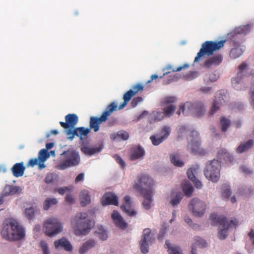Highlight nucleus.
Here are the masks:
<instances>
[{"label": "nucleus", "mask_w": 254, "mask_h": 254, "mask_svg": "<svg viewBox=\"0 0 254 254\" xmlns=\"http://www.w3.org/2000/svg\"><path fill=\"white\" fill-rule=\"evenodd\" d=\"M167 231V229L166 227L162 228L159 232V234L158 235V239L160 240L162 239L164 235L166 234V232Z\"/></svg>", "instance_id": "nucleus-63"}, {"label": "nucleus", "mask_w": 254, "mask_h": 254, "mask_svg": "<svg viewBox=\"0 0 254 254\" xmlns=\"http://www.w3.org/2000/svg\"><path fill=\"white\" fill-rule=\"evenodd\" d=\"M67 138L70 140H72L75 136L79 137L78 130L77 127L69 128V129L65 132Z\"/></svg>", "instance_id": "nucleus-41"}, {"label": "nucleus", "mask_w": 254, "mask_h": 254, "mask_svg": "<svg viewBox=\"0 0 254 254\" xmlns=\"http://www.w3.org/2000/svg\"><path fill=\"white\" fill-rule=\"evenodd\" d=\"M199 169V167L198 165L195 164L193 166L190 168L188 169L187 171V175L188 176V178L191 181L194 180V179H195V177L194 176V174L196 173L197 171Z\"/></svg>", "instance_id": "nucleus-40"}, {"label": "nucleus", "mask_w": 254, "mask_h": 254, "mask_svg": "<svg viewBox=\"0 0 254 254\" xmlns=\"http://www.w3.org/2000/svg\"><path fill=\"white\" fill-rule=\"evenodd\" d=\"M45 234L49 237H52L62 232V224L56 218L51 217L47 219L44 223Z\"/></svg>", "instance_id": "nucleus-9"}, {"label": "nucleus", "mask_w": 254, "mask_h": 254, "mask_svg": "<svg viewBox=\"0 0 254 254\" xmlns=\"http://www.w3.org/2000/svg\"><path fill=\"white\" fill-rule=\"evenodd\" d=\"M248 235L252 241V244L254 246V230L252 229L251 231L249 233Z\"/></svg>", "instance_id": "nucleus-64"}, {"label": "nucleus", "mask_w": 254, "mask_h": 254, "mask_svg": "<svg viewBox=\"0 0 254 254\" xmlns=\"http://www.w3.org/2000/svg\"><path fill=\"white\" fill-rule=\"evenodd\" d=\"M217 157L220 159L224 160L227 164H231L234 160V157L227 150L224 148L220 149L217 153Z\"/></svg>", "instance_id": "nucleus-24"}, {"label": "nucleus", "mask_w": 254, "mask_h": 254, "mask_svg": "<svg viewBox=\"0 0 254 254\" xmlns=\"http://www.w3.org/2000/svg\"><path fill=\"white\" fill-rule=\"evenodd\" d=\"M128 137L129 134L128 132L123 130L119 131L117 133L113 134L111 135V138L114 140H119L121 139L126 140Z\"/></svg>", "instance_id": "nucleus-35"}, {"label": "nucleus", "mask_w": 254, "mask_h": 254, "mask_svg": "<svg viewBox=\"0 0 254 254\" xmlns=\"http://www.w3.org/2000/svg\"><path fill=\"white\" fill-rule=\"evenodd\" d=\"M55 248L58 249L59 248H64V249L68 252H70L72 250V246L70 242L67 241L65 238H62V239L56 241L54 242Z\"/></svg>", "instance_id": "nucleus-25"}, {"label": "nucleus", "mask_w": 254, "mask_h": 254, "mask_svg": "<svg viewBox=\"0 0 254 254\" xmlns=\"http://www.w3.org/2000/svg\"><path fill=\"white\" fill-rule=\"evenodd\" d=\"M171 163L175 166L182 167L184 166V162L180 159V156L178 154H171L170 155Z\"/></svg>", "instance_id": "nucleus-37"}, {"label": "nucleus", "mask_w": 254, "mask_h": 254, "mask_svg": "<svg viewBox=\"0 0 254 254\" xmlns=\"http://www.w3.org/2000/svg\"><path fill=\"white\" fill-rule=\"evenodd\" d=\"M65 200L70 204H73L74 202V199L70 194H68L66 195Z\"/></svg>", "instance_id": "nucleus-61"}, {"label": "nucleus", "mask_w": 254, "mask_h": 254, "mask_svg": "<svg viewBox=\"0 0 254 254\" xmlns=\"http://www.w3.org/2000/svg\"><path fill=\"white\" fill-rule=\"evenodd\" d=\"M116 161L121 165L122 169H124L126 167V164L125 162L120 157V156L117 154L115 155L114 156Z\"/></svg>", "instance_id": "nucleus-55"}, {"label": "nucleus", "mask_w": 254, "mask_h": 254, "mask_svg": "<svg viewBox=\"0 0 254 254\" xmlns=\"http://www.w3.org/2000/svg\"><path fill=\"white\" fill-rule=\"evenodd\" d=\"M220 123L222 126V131L226 132L228 127H230L231 122L229 119H226L224 117H222L220 119Z\"/></svg>", "instance_id": "nucleus-45"}, {"label": "nucleus", "mask_w": 254, "mask_h": 254, "mask_svg": "<svg viewBox=\"0 0 254 254\" xmlns=\"http://www.w3.org/2000/svg\"><path fill=\"white\" fill-rule=\"evenodd\" d=\"M250 32L249 26L239 27L228 34V37L234 46H241L243 42V35Z\"/></svg>", "instance_id": "nucleus-11"}, {"label": "nucleus", "mask_w": 254, "mask_h": 254, "mask_svg": "<svg viewBox=\"0 0 254 254\" xmlns=\"http://www.w3.org/2000/svg\"><path fill=\"white\" fill-rule=\"evenodd\" d=\"M151 232L149 228L144 229L141 239L148 240L149 242H153L154 241V238L150 235Z\"/></svg>", "instance_id": "nucleus-47"}, {"label": "nucleus", "mask_w": 254, "mask_h": 254, "mask_svg": "<svg viewBox=\"0 0 254 254\" xmlns=\"http://www.w3.org/2000/svg\"><path fill=\"white\" fill-rule=\"evenodd\" d=\"M238 70L239 71L237 73V76L232 79V84L237 89H238L237 85L242 82V79L250 75L248 72V65L246 62H243L239 66Z\"/></svg>", "instance_id": "nucleus-14"}, {"label": "nucleus", "mask_w": 254, "mask_h": 254, "mask_svg": "<svg viewBox=\"0 0 254 254\" xmlns=\"http://www.w3.org/2000/svg\"><path fill=\"white\" fill-rule=\"evenodd\" d=\"M80 200L81 206H85L91 202L90 195L87 190H83L80 194Z\"/></svg>", "instance_id": "nucleus-32"}, {"label": "nucleus", "mask_w": 254, "mask_h": 254, "mask_svg": "<svg viewBox=\"0 0 254 254\" xmlns=\"http://www.w3.org/2000/svg\"><path fill=\"white\" fill-rule=\"evenodd\" d=\"M19 190V188L16 186H7L3 190L5 195H10L16 193Z\"/></svg>", "instance_id": "nucleus-46"}, {"label": "nucleus", "mask_w": 254, "mask_h": 254, "mask_svg": "<svg viewBox=\"0 0 254 254\" xmlns=\"http://www.w3.org/2000/svg\"><path fill=\"white\" fill-rule=\"evenodd\" d=\"M225 40H222L219 41H207L204 42L201 46V48L199 51L197 53V56L195 57L194 62L198 63L205 55L208 56H211L214 52L219 51L222 48L225 43Z\"/></svg>", "instance_id": "nucleus-5"}, {"label": "nucleus", "mask_w": 254, "mask_h": 254, "mask_svg": "<svg viewBox=\"0 0 254 254\" xmlns=\"http://www.w3.org/2000/svg\"><path fill=\"white\" fill-rule=\"evenodd\" d=\"M40 247L41 248L44 254H50L48 244L45 241H41Z\"/></svg>", "instance_id": "nucleus-53"}, {"label": "nucleus", "mask_w": 254, "mask_h": 254, "mask_svg": "<svg viewBox=\"0 0 254 254\" xmlns=\"http://www.w3.org/2000/svg\"><path fill=\"white\" fill-rule=\"evenodd\" d=\"M39 161L40 160L38 158L31 159L28 162V166L34 167V166L39 164L40 168H42L44 167V165L43 164L39 163Z\"/></svg>", "instance_id": "nucleus-51"}, {"label": "nucleus", "mask_w": 254, "mask_h": 254, "mask_svg": "<svg viewBox=\"0 0 254 254\" xmlns=\"http://www.w3.org/2000/svg\"><path fill=\"white\" fill-rule=\"evenodd\" d=\"M96 245L95 241L93 240H89L83 244L79 250V252L80 254H84L86 253L89 250L94 247Z\"/></svg>", "instance_id": "nucleus-30"}, {"label": "nucleus", "mask_w": 254, "mask_h": 254, "mask_svg": "<svg viewBox=\"0 0 254 254\" xmlns=\"http://www.w3.org/2000/svg\"><path fill=\"white\" fill-rule=\"evenodd\" d=\"M48 157L49 155L47 149H42L40 150L38 154V158L40 162H44Z\"/></svg>", "instance_id": "nucleus-50"}, {"label": "nucleus", "mask_w": 254, "mask_h": 254, "mask_svg": "<svg viewBox=\"0 0 254 254\" xmlns=\"http://www.w3.org/2000/svg\"><path fill=\"white\" fill-rule=\"evenodd\" d=\"M219 78V76L214 73H211L209 74V79L211 82L216 81Z\"/></svg>", "instance_id": "nucleus-59"}, {"label": "nucleus", "mask_w": 254, "mask_h": 254, "mask_svg": "<svg viewBox=\"0 0 254 254\" xmlns=\"http://www.w3.org/2000/svg\"><path fill=\"white\" fill-rule=\"evenodd\" d=\"M231 194V191L230 186L225 184L222 188V195L224 198H228Z\"/></svg>", "instance_id": "nucleus-49"}, {"label": "nucleus", "mask_w": 254, "mask_h": 254, "mask_svg": "<svg viewBox=\"0 0 254 254\" xmlns=\"http://www.w3.org/2000/svg\"><path fill=\"white\" fill-rule=\"evenodd\" d=\"M194 243L191 247V254H196V249L195 245L200 247H205L207 245L206 242L199 237L196 236L194 238Z\"/></svg>", "instance_id": "nucleus-29"}, {"label": "nucleus", "mask_w": 254, "mask_h": 254, "mask_svg": "<svg viewBox=\"0 0 254 254\" xmlns=\"http://www.w3.org/2000/svg\"><path fill=\"white\" fill-rule=\"evenodd\" d=\"M189 65L188 64H184L183 66H181L178 67H177L176 69H172L171 65H167L165 68L163 69V71H165V69L167 70H171L172 69V71L173 72H176V71H179L183 69H184L185 68L188 67Z\"/></svg>", "instance_id": "nucleus-54"}, {"label": "nucleus", "mask_w": 254, "mask_h": 254, "mask_svg": "<svg viewBox=\"0 0 254 254\" xmlns=\"http://www.w3.org/2000/svg\"><path fill=\"white\" fill-rule=\"evenodd\" d=\"M171 131L170 127L164 126L160 131L161 136L158 134L152 135L150 136V139L154 145H158L168 138L170 134Z\"/></svg>", "instance_id": "nucleus-16"}, {"label": "nucleus", "mask_w": 254, "mask_h": 254, "mask_svg": "<svg viewBox=\"0 0 254 254\" xmlns=\"http://www.w3.org/2000/svg\"><path fill=\"white\" fill-rule=\"evenodd\" d=\"M144 155L145 150L140 145L135 146L133 147L130 150L129 159L131 161H134L142 159Z\"/></svg>", "instance_id": "nucleus-19"}, {"label": "nucleus", "mask_w": 254, "mask_h": 254, "mask_svg": "<svg viewBox=\"0 0 254 254\" xmlns=\"http://www.w3.org/2000/svg\"><path fill=\"white\" fill-rule=\"evenodd\" d=\"M165 245L169 254H183L181 248L178 246H172L169 240H166Z\"/></svg>", "instance_id": "nucleus-34"}, {"label": "nucleus", "mask_w": 254, "mask_h": 254, "mask_svg": "<svg viewBox=\"0 0 254 254\" xmlns=\"http://www.w3.org/2000/svg\"><path fill=\"white\" fill-rule=\"evenodd\" d=\"M189 208L194 216L201 217L205 213L206 204L203 201L194 197L190 202Z\"/></svg>", "instance_id": "nucleus-13"}, {"label": "nucleus", "mask_w": 254, "mask_h": 254, "mask_svg": "<svg viewBox=\"0 0 254 254\" xmlns=\"http://www.w3.org/2000/svg\"><path fill=\"white\" fill-rule=\"evenodd\" d=\"M191 181L193 182L195 187L197 189H201L202 188V185L201 182L197 180L196 178L195 180L194 179V180H192Z\"/></svg>", "instance_id": "nucleus-62"}, {"label": "nucleus", "mask_w": 254, "mask_h": 254, "mask_svg": "<svg viewBox=\"0 0 254 254\" xmlns=\"http://www.w3.org/2000/svg\"><path fill=\"white\" fill-rule=\"evenodd\" d=\"M182 198V194L181 193H178L176 196L171 200L170 203L173 206H175L180 202Z\"/></svg>", "instance_id": "nucleus-52"}, {"label": "nucleus", "mask_w": 254, "mask_h": 254, "mask_svg": "<svg viewBox=\"0 0 254 254\" xmlns=\"http://www.w3.org/2000/svg\"><path fill=\"white\" fill-rule=\"evenodd\" d=\"M58 201L56 198L48 197L44 202L43 208L45 210H48L52 205L56 204Z\"/></svg>", "instance_id": "nucleus-42"}, {"label": "nucleus", "mask_w": 254, "mask_h": 254, "mask_svg": "<svg viewBox=\"0 0 254 254\" xmlns=\"http://www.w3.org/2000/svg\"><path fill=\"white\" fill-rule=\"evenodd\" d=\"M176 101V98L174 96L166 97L163 99V105L166 106L163 109V113L166 117H170L174 114L176 106L173 103Z\"/></svg>", "instance_id": "nucleus-15"}, {"label": "nucleus", "mask_w": 254, "mask_h": 254, "mask_svg": "<svg viewBox=\"0 0 254 254\" xmlns=\"http://www.w3.org/2000/svg\"><path fill=\"white\" fill-rule=\"evenodd\" d=\"M25 217L29 220H32L34 218L35 210L33 207L26 208L24 211Z\"/></svg>", "instance_id": "nucleus-48"}, {"label": "nucleus", "mask_w": 254, "mask_h": 254, "mask_svg": "<svg viewBox=\"0 0 254 254\" xmlns=\"http://www.w3.org/2000/svg\"><path fill=\"white\" fill-rule=\"evenodd\" d=\"M3 238L9 241H18L25 237V231L15 220H9L4 225L1 231Z\"/></svg>", "instance_id": "nucleus-1"}, {"label": "nucleus", "mask_w": 254, "mask_h": 254, "mask_svg": "<svg viewBox=\"0 0 254 254\" xmlns=\"http://www.w3.org/2000/svg\"><path fill=\"white\" fill-rule=\"evenodd\" d=\"M228 98L223 90H220L217 93L212 108L209 112L210 115H213L220 109V106L227 101Z\"/></svg>", "instance_id": "nucleus-17"}, {"label": "nucleus", "mask_w": 254, "mask_h": 254, "mask_svg": "<svg viewBox=\"0 0 254 254\" xmlns=\"http://www.w3.org/2000/svg\"><path fill=\"white\" fill-rule=\"evenodd\" d=\"M88 214L84 212H78L71 220L72 226L75 229V234L86 235L94 226V223L87 218Z\"/></svg>", "instance_id": "nucleus-2"}, {"label": "nucleus", "mask_w": 254, "mask_h": 254, "mask_svg": "<svg viewBox=\"0 0 254 254\" xmlns=\"http://www.w3.org/2000/svg\"><path fill=\"white\" fill-rule=\"evenodd\" d=\"M152 242H149L148 240L141 239L140 241V248L141 252L144 254H147L149 251V244Z\"/></svg>", "instance_id": "nucleus-44"}, {"label": "nucleus", "mask_w": 254, "mask_h": 254, "mask_svg": "<svg viewBox=\"0 0 254 254\" xmlns=\"http://www.w3.org/2000/svg\"><path fill=\"white\" fill-rule=\"evenodd\" d=\"M198 136L199 134L196 131H191L189 137V142L188 145V149L192 154L203 155L205 154V151L200 147Z\"/></svg>", "instance_id": "nucleus-10"}, {"label": "nucleus", "mask_w": 254, "mask_h": 254, "mask_svg": "<svg viewBox=\"0 0 254 254\" xmlns=\"http://www.w3.org/2000/svg\"><path fill=\"white\" fill-rule=\"evenodd\" d=\"M112 218L116 226L121 229L125 230L127 227V224L124 220L122 216L117 211H114L112 214Z\"/></svg>", "instance_id": "nucleus-20"}, {"label": "nucleus", "mask_w": 254, "mask_h": 254, "mask_svg": "<svg viewBox=\"0 0 254 254\" xmlns=\"http://www.w3.org/2000/svg\"><path fill=\"white\" fill-rule=\"evenodd\" d=\"M143 99L141 97L134 98L131 102V106L132 108H135L139 103L142 101Z\"/></svg>", "instance_id": "nucleus-58"}, {"label": "nucleus", "mask_w": 254, "mask_h": 254, "mask_svg": "<svg viewBox=\"0 0 254 254\" xmlns=\"http://www.w3.org/2000/svg\"><path fill=\"white\" fill-rule=\"evenodd\" d=\"M99 235L98 237L102 240H106L108 238V235L107 232L102 229H99V232H98Z\"/></svg>", "instance_id": "nucleus-56"}, {"label": "nucleus", "mask_w": 254, "mask_h": 254, "mask_svg": "<svg viewBox=\"0 0 254 254\" xmlns=\"http://www.w3.org/2000/svg\"><path fill=\"white\" fill-rule=\"evenodd\" d=\"M102 203L104 206L109 204L118 206L119 204L118 197L112 192H107L103 196Z\"/></svg>", "instance_id": "nucleus-21"}, {"label": "nucleus", "mask_w": 254, "mask_h": 254, "mask_svg": "<svg viewBox=\"0 0 254 254\" xmlns=\"http://www.w3.org/2000/svg\"><path fill=\"white\" fill-rule=\"evenodd\" d=\"M121 208L123 211L130 216H135L136 214V211L132 209L130 197L128 195L125 196L124 203Z\"/></svg>", "instance_id": "nucleus-22"}, {"label": "nucleus", "mask_w": 254, "mask_h": 254, "mask_svg": "<svg viewBox=\"0 0 254 254\" xmlns=\"http://www.w3.org/2000/svg\"><path fill=\"white\" fill-rule=\"evenodd\" d=\"M65 122H60V124L64 128H74L78 122V118L76 114H69L65 117Z\"/></svg>", "instance_id": "nucleus-18"}, {"label": "nucleus", "mask_w": 254, "mask_h": 254, "mask_svg": "<svg viewBox=\"0 0 254 254\" xmlns=\"http://www.w3.org/2000/svg\"><path fill=\"white\" fill-rule=\"evenodd\" d=\"M165 115L163 112L153 111L150 115L151 122H159L163 119Z\"/></svg>", "instance_id": "nucleus-39"}, {"label": "nucleus", "mask_w": 254, "mask_h": 254, "mask_svg": "<svg viewBox=\"0 0 254 254\" xmlns=\"http://www.w3.org/2000/svg\"><path fill=\"white\" fill-rule=\"evenodd\" d=\"M143 195L144 200L142 202L144 207L146 209H149L151 207V203L152 201V193L153 190H146L145 191H143L141 193Z\"/></svg>", "instance_id": "nucleus-27"}, {"label": "nucleus", "mask_w": 254, "mask_h": 254, "mask_svg": "<svg viewBox=\"0 0 254 254\" xmlns=\"http://www.w3.org/2000/svg\"><path fill=\"white\" fill-rule=\"evenodd\" d=\"M182 190L188 197L191 196L193 191V188L189 181H185L183 183Z\"/></svg>", "instance_id": "nucleus-33"}, {"label": "nucleus", "mask_w": 254, "mask_h": 254, "mask_svg": "<svg viewBox=\"0 0 254 254\" xmlns=\"http://www.w3.org/2000/svg\"><path fill=\"white\" fill-rule=\"evenodd\" d=\"M154 181L147 175H140L137 177V182L134 185V188L139 190L141 193L146 190H153Z\"/></svg>", "instance_id": "nucleus-12"}, {"label": "nucleus", "mask_w": 254, "mask_h": 254, "mask_svg": "<svg viewBox=\"0 0 254 254\" xmlns=\"http://www.w3.org/2000/svg\"><path fill=\"white\" fill-rule=\"evenodd\" d=\"M230 52V57L233 59H236L239 57L243 53V50L241 46H234Z\"/></svg>", "instance_id": "nucleus-36"}, {"label": "nucleus", "mask_w": 254, "mask_h": 254, "mask_svg": "<svg viewBox=\"0 0 254 254\" xmlns=\"http://www.w3.org/2000/svg\"><path fill=\"white\" fill-rule=\"evenodd\" d=\"M210 219L214 224H218L222 226L218 232V237L220 240L225 239L228 236V229L231 227L236 228L239 224V221L236 218H233L229 221L224 216H218L215 214H212L210 215Z\"/></svg>", "instance_id": "nucleus-3"}, {"label": "nucleus", "mask_w": 254, "mask_h": 254, "mask_svg": "<svg viewBox=\"0 0 254 254\" xmlns=\"http://www.w3.org/2000/svg\"><path fill=\"white\" fill-rule=\"evenodd\" d=\"M144 86L140 83H137L132 86L131 88L126 92V94L130 99L135 95L138 92H141L143 91Z\"/></svg>", "instance_id": "nucleus-28"}, {"label": "nucleus", "mask_w": 254, "mask_h": 254, "mask_svg": "<svg viewBox=\"0 0 254 254\" xmlns=\"http://www.w3.org/2000/svg\"><path fill=\"white\" fill-rule=\"evenodd\" d=\"M183 114L189 115V112L197 117L202 116L206 112L203 103L201 101H196L194 103L187 102L182 107Z\"/></svg>", "instance_id": "nucleus-7"}, {"label": "nucleus", "mask_w": 254, "mask_h": 254, "mask_svg": "<svg viewBox=\"0 0 254 254\" xmlns=\"http://www.w3.org/2000/svg\"><path fill=\"white\" fill-rule=\"evenodd\" d=\"M222 60L223 57L221 54L215 55L206 60L204 62L203 65L206 68H209L212 65H219L222 63Z\"/></svg>", "instance_id": "nucleus-23"}, {"label": "nucleus", "mask_w": 254, "mask_h": 254, "mask_svg": "<svg viewBox=\"0 0 254 254\" xmlns=\"http://www.w3.org/2000/svg\"><path fill=\"white\" fill-rule=\"evenodd\" d=\"M123 99L124 100V102L121 104L119 107V110H121L123 109L128 103V102L130 100V98L127 96L126 94H124L123 96Z\"/></svg>", "instance_id": "nucleus-57"}, {"label": "nucleus", "mask_w": 254, "mask_h": 254, "mask_svg": "<svg viewBox=\"0 0 254 254\" xmlns=\"http://www.w3.org/2000/svg\"><path fill=\"white\" fill-rule=\"evenodd\" d=\"M101 150V148L99 147L91 148L88 146H83L81 148V151L88 155H93L97 152H100Z\"/></svg>", "instance_id": "nucleus-38"}, {"label": "nucleus", "mask_w": 254, "mask_h": 254, "mask_svg": "<svg viewBox=\"0 0 254 254\" xmlns=\"http://www.w3.org/2000/svg\"><path fill=\"white\" fill-rule=\"evenodd\" d=\"M25 167L23 162L15 164L11 168L13 175L15 177H19L23 175Z\"/></svg>", "instance_id": "nucleus-26"}, {"label": "nucleus", "mask_w": 254, "mask_h": 254, "mask_svg": "<svg viewBox=\"0 0 254 254\" xmlns=\"http://www.w3.org/2000/svg\"><path fill=\"white\" fill-rule=\"evenodd\" d=\"M117 104L115 102H112L106 107L100 117H90L89 128H90V130L93 129L94 132L98 131L102 123L106 122L109 117H110L114 111H117Z\"/></svg>", "instance_id": "nucleus-6"}, {"label": "nucleus", "mask_w": 254, "mask_h": 254, "mask_svg": "<svg viewBox=\"0 0 254 254\" xmlns=\"http://www.w3.org/2000/svg\"><path fill=\"white\" fill-rule=\"evenodd\" d=\"M221 164L220 162L214 159L206 166L204 171L205 177L213 182H217L220 177Z\"/></svg>", "instance_id": "nucleus-8"}, {"label": "nucleus", "mask_w": 254, "mask_h": 254, "mask_svg": "<svg viewBox=\"0 0 254 254\" xmlns=\"http://www.w3.org/2000/svg\"><path fill=\"white\" fill-rule=\"evenodd\" d=\"M69 191V189L67 187H64L59 188L58 190V192L60 194H64L66 191Z\"/></svg>", "instance_id": "nucleus-60"}, {"label": "nucleus", "mask_w": 254, "mask_h": 254, "mask_svg": "<svg viewBox=\"0 0 254 254\" xmlns=\"http://www.w3.org/2000/svg\"><path fill=\"white\" fill-rule=\"evenodd\" d=\"M80 161L79 155L73 149H68L61 154V159L56 168L59 170H65L69 167L78 165Z\"/></svg>", "instance_id": "nucleus-4"}, {"label": "nucleus", "mask_w": 254, "mask_h": 254, "mask_svg": "<svg viewBox=\"0 0 254 254\" xmlns=\"http://www.w3.org/2000/svg\"><path fill=\"white\" fill-rule=\"evenodd\" d=\"M254 144V141L252 139L248 140L245 143H242L237 147L236 151L238 153H242L245 151H247L251 148Z\"/></svg>", "instance_id": "nucleus-31"}, {"label": "nucleus", "mask_w": 254, "mask_h": 254, "mask_svg": "<svg viewBox=\"0 0 254 254\" xmlns=\"http://www.w3.org/2000/svg\"><path fill=\"white\" fill-rule=\"evenodd\" d=\"M77 129L78 130L79 137L80 140H83L86 137L91 131L90 128L84 127H78Z\"/></svg>", "instance_id": "nucleus-43"}]
</instances>
